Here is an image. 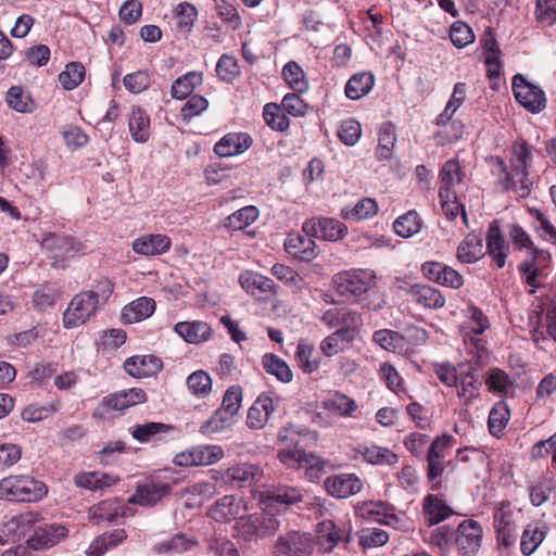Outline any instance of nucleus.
I'll use <instances>...</instances> for the list:
<instances>
[{
    "mask_svg": "<svg viewBox=\"0 0 556 556\" xmlns=\"http://www.w3.org/2000/svg\"><path fill=\"white\" fill-rule=\"evenodd\" d=\"M258 216L255 206H245L227 217L225 227L230 230H242L251 225Z\"/></svg>",
    "mask_w": 556,
    "mask_h": 556,
    "instance_id": "nucleus-50",
    "label": "nucleus"
},
{
    "mask_svg": "<svg viewBox=\"0 0 556 556\" xmlns=\"http://www.w3.org/2000/svg\"><path fill=\"white\" fill-rule=\"evenodd\" d=\"M302 231L318 239L337 241L348 233V227L334 218L314 217L303 224Z\"/></svg>",
    "mask_w": 556,
    "mask_h": 556,
    "instance_id": "nucleus-9",
    "label": "nucleus"
},
{
    "mask_svg": "<svg viewBox=\"0 0 556 556\" xmlns=\"http://www.w3.org/2000/svg\"><path fill=\"white\" fill-rule=\"evenodd\" d=\"M282 75L290 88L296 92L307 90L308 85L304 78V72L295 62H288L282 70Z\"/></svg>",
    "mask_w": 556,
    "mask_h": 556,
    "instance_id": "nucleus-57",
    "label": "nucleus"
},
{
    "mask_svg": "<svg viewBox=\"0 0 556 556\" xmlns=\"http://www.w3.org/2000/svg\"><path fill=\"white\" fill-rule=\"evenodd\" d=\"M251 143L252 139L247 134H228L215 144L214 151L220 157H228L243 153Z\"/></svg>",
    "mask_w": 556,
    "mask_h": 556,
    "instance_id": "nucleus-27",
    "label": "nucleus"
},
{
    "mask_svg": "<svg viewBox=\"0 0 556 556\" xmlns=\"http://www.w3.org/2000/svg\"><path fill=\"white\" fill-rule=\"evenodd\" d=\"M473 368L471 366L462 364L459 366L458 375V391L459 397L467 400L475 399L478 396L479 389L481 387L480 380L472 374Z\"/></svg>",
    "mask_w": 556,
    "mask_h": 556,
    "instance_id": "nucleus-34",
    "label": "nucleus"
},
{
    "mask_svg": "<svg viewBox=\"0 0 556 556\" xmlns=\"http://www.w3.org/2000/svg\"><path fill=\"white\" fill-rule=\"evenodd\" d=\"M324 407L343 417H351L357 409V404L345 394L337 392L324 402Z\"/></svg>",
    "mask_w": 556,
    "mask_h": 556,
    "instance_id": "nucleus-48",
    "label": "nucleus"
},
{
    "mask_svg": "<svg viewBox=\"0 0 556 556\" xmlns=\"http://www.w3.org/2000/svg\"><path fill=\"white\" fill-rule=\"evenodd\" d=\"M197 466H208L224 457V451L219 445H198L193 447Z\"/></svg>",
    "mask_w": 556,
    "mask_h": 556,
    "instance_id": "nucleus-61",
    "label": "nucleus"
},
{
    "mask_svg": "<svg viewBox=\"0 0 556 556\" xmlns=\"http://www.w3.org/2000/svg\"><path fill=\"white\" fill-rule=\"evenodd\" d=\"M233 417L235 416L231 414H227L225 410L218 408L210 419L201 425L200 432L204 435L223 432L231 427Z\"/></svg>",
    "mask_w": 556,
    "mask_h": 556,
    "instance_id": "nucleus-46",
    "label": "nucleus"
},
{
    "mask_svg": "<svg viewBox=\"0 0 556 556\" xmlns=\"http://www.w3.org/2000/svg\"><path fill=\"white\" fill-rule=\"evenodd\" d=\"M358 452L363 455L367 463L372 465L393 466L399 460V456L387 447L378 446L375 444L361 446Z\"/></svg>",
    "mask_w": 556,
    "mask_h": 556,
    "instance_id": "nucleus-36",
    "label": "nucleus"
},
{
    "mask_svg": "<svg viewBox=\"0 0 556 556\" xmlns=\"http://www.w3.org/2000/svg\"><path fill=\"white\" fill-rule=\"evenodd\" d=\"M314 542L308 533L292 531L278 539L275 556H312Z\"/></svg>",
    "mask_w": 556,
    "mask_h": 556,
    "instance_id": "nucleus-8",
    "label": "nucleus"
},
{
    "mask_svg": "<svg viewBox=\"0 0 556 556\" xmlns=\"http://www.w3.org/2000/svg\"><path fill=\"white\" fill-rule=\"evenodd\" d=\"M481 45L483 48L484 61L488 66V76L496 78L500 76L502 62L500 60L501 50L491 28H488L482 38Z\"/></svg>",
    "mask_w": 556,
    "mask_h": 556,
    "instance_id": "nucleus-26",
    "label": "nucleus"
},
{
    "mask_svg": "<svg viewBox=\"0 0 556 556\" xmlns=\"http://www.w3.org/2000/svg\"><path fill=\"white\" fill-rule=\"evenodd\" d=\"M314 354H315V348L313 344H309L304 341H300V343L298 344V350H296L295 356H296L300 367L305 372H313L319 366L318 361L313 357Z\"/></svg>",
    "mask_w": 556,
    "mask_h": 556,
    "instance_id": "nucleus-62",
    "label": "nucleus"
},
{
    "mask_svg": "<svg viewBox=\"0 0 556 556\" xmlns=\"http://www.w3.org/2000/svg\"><path fill=\"white\" fill-rule=\"evenodd\" d=\"M262 365L267 374L275 376L279 381L288 383L292 380V371L288 364L273 353H266L262 357Z\"/></svg>",
    "mask_w": 556,
    "mask_h": 556,
    "instance_id": "nucleus-39",
    "label": "nucleus"
},
{
    "mask_svg": "<svg viewBox=\"0 0 556 556\" xmlns=\"http://www.w3.org/2000/svg\"><path fill=\"white\" fill-rule=\"evenodd\" d=\"M318 534V544L325 553H330L341 540L339 531L331 520L319 523Z\"/></svg>",
    "mask_w": 556,
    "mask_h": 556,
    "instance_id": "nucleus-54",
    "label": "nucleus"
},
{
    "mask_svg": "<svg viewBox=\"0 0 556 556\" xmlns=\"http://www.w3.org/2000/svg\"><path fill=\"white\" fill-rule=\"evenodd\" d=\"M170 492L172 485L168 482L150 480L137 486L136 493L129 498V503L141 506H152Z\"/></svg>",
    "mask_w": 556,
    "mask_h": 556,
    "instance_id": "nucleus-14",
    "label": "nucleus"
},
{
    "mask_svg": "<svg viewBox=\"0 0 556 556\" xmlns=\"http://www.w3.org/2000/svg\"><path fill=\"white\" fill-rule=\"evenodd\" d=\"M170 247V239L164 235H150L138 238L132 243L136 253L142 255H156L166 252Z\"/></svg>",
    "mask_w": 556,
    "mask_h": 556,
    "instance_id": "nucleus-30",
    "label": "nucleus"
},
{
    "mask_svg": "<svg viewBox=\"0 0 556 556\" xmlns=\"http://www.w3.org/2000/svg\"><path fill=\"white\" fill-rule=\"evenodd\" d=\"M494 528L500 548L511 547L517 540L516 513L509 502H502L493 514Z\"/></svg>",
    "mask_w": 556,
    "mask_h": 556,
    "instance_id": "nucleus-5",
    "label": "nucleus"
},
{
    "mask_svg": "<svg viewBox=\"0 0 556 556\" xmlns=\"http://www.w3.org/2000/svg\"><path fill=\"white\" fill-rule=\"evenodd\" d=\"M424 513L430 526L440 523L453 514L452 509L433 494L425 497Z\"/></svg>",
    "mask_w": 556,
    "mask_h": 556,
    "instance_id": "nucleus-35",
    "label": "nucleus"
},
{
    "mask_svg": "<svg viewBox=\"0 0 556 556\" xmlns=\"http://www.w3.org/2000/svg\"><path fill=\"white\" fill-rule=\"evenodd\" d=\"M239 281L241 287L249 293L260 291L263 293L273 291L275 282L261 274L253 271H245L240 275Z\"/></svg>",
    "mask_w": 556,
    "mask_h": 556,
    "instance_id": "nucleus-44",
    "label": "nucleus"
},
{
    "mask_svg": "<svg viewBox=\"0 0 556 556\" xmlns=\"http://www.w3.org/2000/svg\"><path fill=\"white\" fill-rule=\"evenodd\" d=\"M175 331L185 341L193 344L206 341L211 334V327L203 321H180L175 325Z\"/></svg>",
    "mask_w": 556,
    "mask_h": 556,
    "instance_id": "nucleus-29",
    "label": "nucleus"
},
{
    "mask_svg": "<svg viewBox=\"0 0 556 556\" xmlns=\"http://www.w3.org/2000/svg\"><path fill=\"white\" fill-rule=\"evenodd\" d=\"M66 535L65 527L56 523L45 525L35 530L27 543L34 549H47L58 544Z\"/></svg>",
    "mask_w": 556,
    "mask_h": 556,
    "instance_id": "nucleus-18",
    "label": "nucleus"
},
{
    "mask_svg": "<svg viewBox=\"0 0 556 556\" xmlns=\"http://www.w3.org/2000/svg\"><path fill=\"white\" fill-rule=\"evenodd\" d=\"M464 177L465 173L460 168L458 161L455 159H451L445 162L440 172V189H447L448 191H454L453 187L456 184H460L464 180Z\"/></svg>",
    "mask_w": 556,
    "mask_h": 556,
    "instance_id": "nucleus-47",
    "label": "nucleus"
},
{
    "mask_svg": "<svg viewBox=\"0 0 556 556\" xmlns=\"http://www.w3.org/2000/svg\"><path fill=\"white\" fill-rule=\"evenodd\" d=\"M263 116L266 124L275 130L283 131L289 127V118L281 108L276 104H266L264 106Z\"/></svg>",
    "mask_w": 556,
    "mask_h": 556,
    "instance_id": "nucleus-60",
    "label": "nucleus"
},
{
    "mask_svg": "<svg viewBox=\"0 0 556 556\" xmlns=\"http://www.w3.org/2000/svg\"><path fill=\"white\" fill-rule=\"evenodd\" d=\"M439 197L441 200L442 210L450 220H454L459 213H462L463 220L467 223V215L463 204L457 202L455 191H448L447 189H440Z\"/></svg>",
    "mask_w": 556,
    "mask_h": 556,
    "instance_id": "nucleus-49",
    "label": "nucleus"
},
{
    "mask_svg": "<svg viewBox=\"0 0 556 556\" xmlns=\"http://www.w3.org/2000/svg\"><path fill=\"white\" fill-rule=\"evenodd\" d=\"M155 301L151 298L141 296L122 309V320L125 324H134L150 317L155 311Z\"/></svg>",
    "mask_w": 556,
    "mask_h": 556,
    "instance_id": "nucleus-28",
    "label": "nucleus"
},
{
    "mask_svg": "<svg viewBox=\"0 0 556 556\" xmlns=\"http://www.w3.org/2000/svg\"><path fill=\"white\" fill-rule=\"evenodd\" d=\"M395 142L396 135L394 125L391 122L383 123L379 129L377 157L379 160H390Z\"/></svg>",
    "mask_w": 556,
    "mask_h": 556,
    "instance_id": "nucleus-41",
    "label": "nucleus"
},
{
    "mask_svg": "<svg viewBox=\"0 0 556 556\" xmlns=\"http://www.w3.org/2000/svg\"><path fill=\"white\" fill-rule=\"evenodd\" d=\"M122 508L123 506L117 500L103 501L89 509L90 520L94 523L113 522L117 519Z\"/></svg>",
    "mask_w": 556,
    "mask_h": 556,
    "instance_id": "nucleus-38",
    "label": "nucleus"
},
{
    "mask_svg": "<svg viewBox=\"0 0 556 556\" xmlns=\"http://www.w3.org/2000/svg\"><path fill=\"white\" fill-rule=\"evenodd\" d=\"M466 91L467 88L465 83L455 84L452 97L448 100L445 110L438 117V124H444L452 118L454 113L464 103L466 98Z\"/></svg>",
    "mask_w": 556,
    "mask_h": 556,
    "instance_id": "nucleus-53",
    "label": "nucleus"
},
{
    "mask_svg": "<svg viewBox=\"0 0 556 556\" xmlns=\"http://www.w3.org/2000/svg\"><path fill=\"white\" fill-rule=\"evenodd\" d=\"M281 514L274 508L266 507L260 514H253L240 521V533L245 540L262 539L273 535L281 526Z\"/></svg>",
    "mask_w": 556,
    "mask_h": 556,
    "instance_id": "nucleus-3",
    "label": "nucleus"
},
{
    "mask_svg": "<svg viewBox=\"0 0 556 556\" xmlns=\"http://www.w3.org/2000/svg\"><path fill=\"white\" fill-rule=\"evenodd\" d=\"M162 367V361L154 355H136L127 358L124 363L126 372L136 378L152 377Z\"/></svg>",
    "mask_w": 556,
    "mask_h": 556,
    "instance_id": "nucleus-21",
    "label": "nucleus"
},
{
    "mask_svg": "<svg viewBox=\"0 0 556 556\" xmlns=\"http://www.w3.org/2000/svg\"><path fill=\"white\" fill-rule=\"evenodd\" d=\"M278 440L283 444L279 450V459L288 465L298 464L304 468L311 479H318L327 462L314 453H307L306 448L314 445L316 434L307 429L293 426L283 428L278 433Z\"/></svg>",
    "mask_w": 556,
    "mask_h": 556,
    "instance_id": "nucleus-1",
    "label": "nucleus"
},
{
    "mask_svg": "<svg viewBox=\"0 0 556 556\" xmlns=\"http://www.w3.org/2000/svg\"><path fill=\"white\" fill-rule=\"evenodd\" d=\"M450 38L455 47L464 48L473 42L475 35L466 23L457 21L451 26Z\"/></svg>",
    "mask_w": 556,
    "mask_h": 556,
    "instance_id": "nucleus-63",
    "label": "nucleus"
},
{
    "mask_svg": "<svg viewBox=\"0 0 556 556\" xmlns=\"http://www.w3.org/2000/svg\"><path fill=\"white\" fill-rule=\"evenodd\" d=\"M100 307L98 300H93L86 291L76 294L64 312V327L74 328L85 324Z\"/></svg>",
    "mask_w": 556,
    "mask_h": 556,
    "instance_id": "nucleus-6",
    "label": "nucleus"
},
{
    "mask_svg": "<svg viewBox=\"0 0 556 556\" xmlns=\"http://www.w3.org/2000/svg\"><path fill=\"white\" fill-rule=\"evenodd\" d=\"M202 73L189 72L178 77L172 85V96L175 99L184 100L188 98L194 88L202 84Z\"/></svg>",
    "mask_w": 556,
    "mask_h": 556,
    "instance_id": "nucleus-40",
    "label": "nucleus"
},
{
    "mask_svg": "<svg viewBox=\"0 0 556 556\" xmlns=\"http://www.w3.org/2000/svg\"><path fill=\"white\" fill-rule=\"evenodd\" d=\"M129 131L135 141L143 143L150 137V118L140 108L132 110L129 123Z\"/></svg>",
    "mask_w": 556,
    "mask_h": 556,
    "instance_id": "nucleus-37",
    "label": "nucleus"
},
{
    "mask_svg": "<svg viewBox=\"0 0 556 556\" xmlns=\"http://www.w3.org/2000/svg\"><path fill=\"white\" fill-rule=\"evenodd\" d=\"M198 11L195 7L188 2L179 3L175 9V20L177 26L185 31H189L197 18Z\"/></svg>",
    "mask_w": 556,
    "mask_h": 556,
    "instance_id": "nucleus-64",
    "label": "nucleus"
},
{
    "mask_svg": "<svg viewBox=\"0 0 556 556\" xmlns=\"http://www.w3.org/2000/svg\"><path fill=\"white\" fill-rule=\"evenodd\" d=\"M486 251L498 268L505 266L509 247L501 233L497 222L491 223L489 227L486 236Z\"/></svg>",
    "mask_w": 556,
    "mask_h": 556,
    "instance_id": "nucleus-25",
    "label": "nucleus"
},
{
    "mask_svg": "<svg viewBox=\"0 0 556 556\" xmlns=\"http://www.w3.org/2000/svg\"><path fill=\"white\" fill-rule=\"evenodd\" d=\"M378 211V205L375 200L365 198L358 201L352 210L343 208L341 215L345 219L362 220L372 217Z\"/></svg>",
    "mask_w": 556,
    "mask_h": 556,
    "instance_id": "nucleus-55",
    "label": "nucleus"
},
{
    "mask_svg": "<svg viewBox=\"0 0 556 556\" xmlns=\"http://www.w3.org/2000/svg\"><path fill=\"white\" fill-rule=\"evenodd\" d=\"M247 507L242 498H238L233 495H225L208 509V516L218 522H229L233 519L240 518V521L244 520L243 513Z\"/></svg>",
    "mask_w": 556,
    "mask_h": 556,
    "instance_id": "nucleus-13",
    "label": "nucleus"
},
{
    "mask_svg": "<svg viewBox=\"0 0 556 556\" xmlns=\"http://www.w3.org/2000/svg\"><path fill=\"white\" fill-rule=\"evenodd\" d=\"M187 386L197 397H205L212 390V379L204 370H197L188 377Z\"/></svg>",
    "mask_w": 556,
    "mask_h": 556,
    "instance_id": "nucleus-56",
    "label": "nucleus"
},
{
    "mask_svg": "<svg viewBox=\"0 0 556 556\" xmlns=\"http://www.w3.org/2000/svg\"><path fill=\"white\" fill-rule=\"evenodd\" d=\"M355 338L349 331L336 330L320 342V351L328 357L344 351Z\"/></svg>",
    "mask_w": 556,
    "mask_h": 556,
    "instance_id": "nucleus-42",
    "label": "nucleus"
},
{
    "mask_svg": "<svg viewBox=\"0 0 556 556\" xmlns=\"http://www.w3.org/2000/svg\"><path fill=\"white\" fill-rule=\"evenodd\" d=\"M509 420L506 405L498 403L490 412L488 426L492 435L500 437Z\"/></svg>",
    "mask_w": 556,
    "mask_h": 556,
    "instance_id": "nucleus-58",
    "label": "nucleus"
},
{
    "mask_svg": "<svg viewBox=\"0 0 556 556\" xmlns=\"http://www.w3.org/2000/svg\"><path fill=\"white\" fill-rule=\"evenodd\" d=\"M315 236L292 233L285 242L286 251L302 261H311L317 256V247L314 241Z\"/></svg>",
    "mask_w": 556,
    "mask_h": 556,
    "instance_id": "nucleus-22",
    "label": "nucleus"
},
{
    "mask_svg": "<svg viewBox=\"0 0 556 556\" xmlns=\"http://www.w3.org/2000/svg\"><path fill=\"white\" fill-rule=\"evenodd\" d=\"M513 91L516 100L531 113H539L546 106L544 91L529 83L522 74L513 77Z\"/></svg>",
    "mask_w": 556,
    "mask_h": 556,
    "instance_id": "nucleus-7",
    "label": "nucleus"
},
{
    "mask_svg": "<svg viewBox=\"0 0 556 556\" xmlns=\"http://www.w3.org/2000/svg\"><path fill=\"white\" fill-rule=\"evenodd\" d=\"M422 222L416 211H409L397 217L393 224L394 231L402 238H409L419 232Z\"/></svg>",
    "mask_w": 556,
    "mask_h": 556,
    "instance_id": "nucleus-45",
    "label": "nucleus"
},
{
    "mask_svg": "<svg viewBox=\"0 0 556 556\" xmlns=\"http://www.w3.org/2000/svg\"><path fill=\"white\" fill-rule=\"evenodd\" d=\"M327 492L337 498H348L359 493L364 488L363 480L355 473H339L324 481Z\"/></svg>",
    "mask_w": 556,
    "mask_h": 556,
    "instance_id": "nucleus-11",
    "label": "nucleus"
},
{
    "mask_svg": "<svg viewBox=\"0 0 556 556\" xmlns=\"http://www.w3.org/2000/svg\"><path fill=\"white\" fill-rule=\"evenodd\" d=\"M372 341L382 349L401 353L405 349V339L402 334L391 329H380L374 332Z\"/></svg>",
    "mask_w": 556,
    "mask_h": 556,
    "instance_id": "nucleus-43",
    "label": "nucleus"
},
{
    "mask_svg": "<svg viewBox=\"0 0 556 556\" xmlns=\"http://www.w3.org/2000/svg\"><path fill=\"white\" fill-rule=\"evenodd\" d=\"M8 105L21 113H28L33 111L34 103L29 96L26 94L18 86H13L7 93Z\"/></svg>",
    "mask_w": 556,
    "mask_h": 556,
    "instance_id": "nucleus-59",
    "label": "nucleus"
},
{
    "mask_svg": "<svg viewBox=\"0 0 556 556\" xmlns=\"http://www.w3.org/2000/svg\"><path fill=\"white\" fill-rule=\"evenodd\" d=\"M304 495L302 489L287 484H278L263 493V504L266 505V507L277 510L280 505L288 507L303 502Z\"/></svg>",
    "mask_w": 556,
    "mask_h": 556,
    "instance_id": "nucleus-12",
    "label": "nucleus"
},
{
    "mask_svg": "<svg viewBox=\"0 0 556 556\" xmlns=\"http://www.w3.org/2000/svg\"><path fill=\"white\" fill-rule=\"evenodd\" d=\"M424 275L434 282L458 289L463 286V277L454 268L439 262H427L421 267Z\"/></svg>",
    "mask_w": 556,
    "mask_h": 556,
    "instance_id": "nucleus-17",
    "label": "nucleus"
},
{
    "mask_svg": "<svg viewBox=\"0 0 556 556\" xmlns=\"http://www.w3.org/2000/svg\"><path fill=\"white\" fill-rule=\"evenodd\" d=\"M409 293L418 304H421L427 308L438 309L443 307L445 304V299L442 293L431 286H412Z\"/></svg>",
    "mask_w": 556,
    "mask_h": 556,
    "instance_id": "nucleus-31",
    "label": "nucleus"
},
{
    "mask_svg": "<svg viewBox=\"0 0 556 556\" xmlns=\"http://www.w3.org/2000/svg\"><path fill=\"white\" fill-rule=\"evenodd\" d=\"M498 167L505 175L503 179L505 190H511L521 198H526L530 194L531 182L528 177L527 168L511 167L510 170H507L503 160L498 161Z\"/></svg>",
    "mask_w": 556,
    "mask_h": 556,
    "instance_id": "nucleus-19",
    "label": "nucleus"
},
{
    "mask_svg": "<svg viewBox=\"0 0 556 556\" xmlns=\"http://www.w3.org/2000/svg\"><path fill=\"white\" fill-rule=\"evenodd\" d=\"M198 544L199 542L194 536L177 533L168 540L156 543L153 546V552L156 555L175 556L193 549Z\"/></svg>",
    "mask_w": 556,
    "mask_h": 556,
    "instance_id": "nucleus-23",
    "label": "nucleus"
},
{
    "mask_svg": "<svg viewBox=\"0 0 556 556\" xmlns=\"http://www.w3.org/2000/svg\"><path fill=\"white\" fill-rule=\"evenodd\" d=\"M374 276L367 271L343 273L334 278L337 292L346 301H358L374 283Z\"/></svg>",
    "mask_w": 556,
    "mask_h": 556,
    "instance_id": "nucleus-4",
    "label": "nucleus"
},
{
    "mask_svg": "<svg viewBox=\"0 0 556 556\" xmlns=\"http://www.w3.org/2000/svg\"><path fill=\"white\" fill-rule=\"evenodd\" d=\"M263 470L254 464H240L229 467L223 473V480L239 488L251 486L262 480Z\"/></svg>",
    "mask_w": 556,
    "mask_h": 556,
    "instance_id": "nucleus-16",
    "label": "nucleus"
},
{
    "mask_svg": "<svg viewBox=\"0 0 556 556\" xmlns=\"http://www.w3.org/2000/svg\"><path fill=\"white\" fill-rule=\"evenodd\" d=\"M278 399L275 401L266 393L257 396L250 407L247 416V425L251 429H262L266 426L270 415L278 405Z\"/></svg>",
    "mask_w": 556,
    "mask_h": 556,
    "instance_id": "nucleus-15",
    "label": "nucleus"
},
{
    "mask_svg": "<svg viewBox=\"0 0 556 556\" xmlns=\"http://www.w3.org/2000/svg\"><path fill=\"white\" fill-rule=\"evenodd\" d=\"M374 86L375 77L371 73H357L348 80L345 94L351 100H358L368 94Z\"/></svg>",
    "mask_w": 556,
    "mask_h": 556,
    "instance_id": "nucleus-33",
    "label": "nucleus"
},
{
    "mask_svg": "<svg viewBox=\"0 0 556 556\" xmlns=\"http://www.w3.org/2000/svg\"><path fill=\"white\" fill-rule=\"evenodd\" d=\"M85 77V67L81 63L72 62L59 74V81L66 90L75 89Z\"/></svg>",
    "mask_w": 556,
    "mask_h": 556,
    "instance_id": "nucleus-52",
    "label": "nucleus"
},
{
    "mask_svg": "<svg viewBox=\"0 0 556 556\" xmlns=\"http://www.w3.org/2000/svg\"><path fill=\"white\" fill-rule=\"evenodd\" d=\"M545 539V532L538 526L529 525L521 535L520 549L525 556L533 554Z\"/></svg>",
    "mask_w": 556,
    "mask_h": 556,
    "instance_id": "nucleus-51",
    "label": "nucleus"
},
{
    "mask_svg": "<svg viewBox=\"0 0 556 556\" xmlns=\"http://www.w3.org/2000/svg\"><path fill=\"white\" fill-rule=\"evenodd\" d=\"M39 520L38 513L28 510L13 516L1 527V535L8 540L17 541L28 531L29 527Z\"/></svg>",
    "mask_w": 556,
    "mask_h": 556,
    "instance_id": "nucleus-24",
    "label": "nucleus"
},
{
    "mask_svg": "<svg viewBox=\"0 0 556 556\" xmlns=\"http://www.w3.org/2000/svg\"><path fill=\"white\" fill-rule=\"evenodd\" d=\"M483 255L482 239L477 233H469L457 248V258L465 264L477 262Z\"/></svg>",
    "mask_w": 556,
    "mask_h": 556,
    "instance_id": "nucleus-32",
    "label": "nucleus"
},
{
    "mask_svg": "<svg viewBox=\"0 0 556 556\" xmlns=\"http://www.w3.org/2000/svg\"><path fill=\"white\" fill-rule=\"evenodd\" d=\"M48 493L46 484L27 475L9 476L0 480V500L37 502Z\"/></svg>",
    "mask_w": 556,
    "mask_h": 556,
    "instance_id": "nucleus-2",
    "label": "nucleus"
},
{
    "mask_svg": "<svg viewBox=\"0 0 556 556\" xmlns=\"http://www.w3.org/2000/svg\"><path fill=\"white\" fill-rule=\"evenodd\" d=\"M146 401L147 394L142 389L131 388L104 396L102 406L106 410H124Z\"/></svg>",
    "mask_w": 556,
    "mask_h": 556,
    "instance_id": "nucleus-20",
    "label": "nucleus"
},
{
    "mask_svg": "<svg viewBox=\"0 0 556 556\" xmlns=\"http://www.w3.org/2000/svg\"><path fill=\"white\" fill-rule=\"evenodd\" d=\"M482 528L477 521L465 520L458 528L455 544L462 556H473L481 546Z\"/></svg>",
    "mask_w": 556,
    "mask_h": 556,
    "instance_id": "nucleus-10",
    "label": "nucleus"
}]
</instances>
